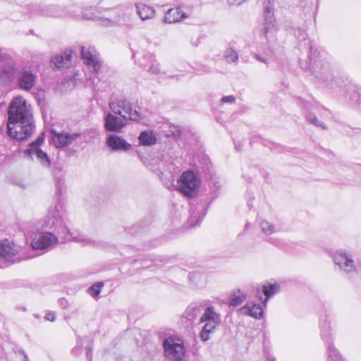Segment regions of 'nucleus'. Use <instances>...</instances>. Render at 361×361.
<instances>
[{"instance_id":"1","label":"nucleus","mask_w":361,"mask_h":361,"mask_svg":"<svg viewBox=\"0 0 361 361\" xmlns=\"http://www.w3.org/2000/svg\"><path fill=\"white\" fill-rule=\"evenodd\" d=\"M35 126L30 106L22 97H14L8 108L7 133L23 141L31 136Z\"/></svg>"},{"instance_id":"2","label":"nucleus","mask_w":361,"mask_h":361,"mask_svg":"<svg viewBox=\"0 0 361 361\" xmlns=\"http://www.w3.org/2000/svg\"><path fill=\"white\" fill-rule=\"evenodd\" d=\"M309 63H301V67L306 72L314 76L317 80L330 89L342 87L343 81L334 74V66L330 58L322 54L317 49L310 47L308 54Z\"/></svg>"},{"instance_id":"3","label":"nucleus","mask_w":361,"mask_h":361,"mask_svg":"<svg viewBox=\"0 0 361 361\" xmlns=\"http://www.w3.org/2000/svg\"><path fill=\"white\" fill-rule=\"evenodd\" d=\"M201 323H205V324L202 328L200 337L202 341H207L209 339V334L213 333L221 323L220 314L214 310L213 306H208L205 307L197 324Z\"/></svg>"},{"instance_id":"4","label":"nucleus","mask_w":361,"mask_h":361,"mask_svg":"<svg viewBox=\"0 0 361 361\" xmlns=\"http://www.w3.org/2000/svg\"><path fill=\"white\" fill-rule=\"evenodd\" d=\"M20 246L13 240L4 238L0 241V268L8 267L21 260L18 252Z\"/></svg>"},{"instance_id":"5","label":"nucleus","mask_w":361,"mask_h":361,"mask_svg":"<svg viewBox=\"0 0 361 361\" xmlns=\"http://www.w3.org/2000/svg\"><path fill=\"white\" fill-rule=\"evenodd\" d=\"M109 107L115 114L121 116L125 121L129 119L137 121L141 118L140 108L133 106L126 99H118L109 102Z\"/></svg>"},{"instance_id":"6","label":"nucleus","mask_w":361,"mask_h":361,"mask_svg":"<svg viewBox=\"0 0 361 361\" xmlns=\"http://www.w3.org/2000/svg\"><path fill=\"white\" fill-rule=\"evenodd\" d=\"M36 72L29 66L18 68L16 75V85L25 92H30L37 82Z\"/></svg>"},{"instance_id":"7","label":"nucleus","mask_w":361,"mask_h":361,"mask_svg":"<svg viewBox=\"0 0 361 361\" xmlns=\"http://www.w3.org/2000/svg\"><path fill=\"white\" fill-rule=\"evenodd\" d=\"M200 183V180L196 174L191 171L183 172L178 180V190L184 195L192 197Z\"/></svg>"},{"instance_id":"8","label":"nucleus","mask_w":361,"mask_h":361,"mask_svg":"<svg viewBox=\"0 0 361 361\" xmlns=\"http://www.w3.org/2000/svg\"><path fill=\"white\" fill-rule=\"evenodd\" d=\"M65 210L62 197L58 195L48 209L46 226H61L65 224Z\"/></svg>"},{"instance_id":"9","label":"nucleus","mask_w":361,"mask_h":361,"mask_svg":"<svg viewBox=\"0 0 361 361\" xmlns=\"http://www.w3.org/2000/svg\"><path fill=\"white\" fill-rule=\"evenodd\" d=\"M334 262L344 274L351 276L357 273V269L352 256L345 251H338L334 255Z\"/></svg>"},{"instance_id":"10","label":"nucleus","mask_w":361,"mask_h":361,"mask_svg":"<svg viewBox=\"0 0 361 361\" xmlns=\"http://www.w3.org/2000/svg\"><path fill=\"white\" fill-rule=\"evenodd\" d=\"M81 57L91 71L97 73L102 67V61L94 47H81Z\"/></svg>"},{"instance_id":"11","label":"nucleus","mask_w":361,"mask_h":361,"mask_svg":"<svg viewBox=\"0 0 361 361\" xmlns=\"http://www.w3.org/2000/svg\"><path fill=\"white\" fill-rule=\"evenodd\" d=\"M58 242L57 238L50 232L37 234L32 240L31 246L34 250H46Z\"/></svg>"},{"instance_id":"12","label":"nucleus","mask_w":361,"mask_h":361,"mask_svg":"<svg viewBox=\"0 0 361 361\" xmlns=\"http://www.w3.org/2000/svg\"><path fill=\"white\" fill-rule=\"evenodd\" d=\"M165 356L171 360L179 361L184 355L182 344L174 342L173 338H167L163 342Z\"/></svg>"},{"instance_id":"13","label":"nucleus","mask_w":361,"mask_h":361,"mask_svg":"<svg viewBox=\"0 0 361 361\" xmlns=\"http://www.w3.org/2000/svg\"><path fill=\"white\" fill-rule=\"evenodd\" d=\"M0 66V84L7 85L16 77L18 68L16 63L7 56Z\"/></svg>"},{"instance_id":"14","label":"nucleus","mask_w":361,"mask_h":361,"mask_svg":"<svg viewBox=\"0 0 361 361\" xmlns=\"http://www.w3.org/2000/svg\"><path fill=\"white\" fill-rule=\"evenodd\" d=\"M204 309L201 302L190 304L183 314V318L185 319L186 326H192L197 318L200 319Z\"/></svg>"},{"instance_id":"15","label":"nucleus","mask_w":361,"mask_h":361,"mask_svg":"<svg viewBox=\"0 0 361 361\" xmlns=\"http://www.w3.org/2000/svg\"><path fill=\"white\" fill-rule=\"evenodd\" d=\"M123 118H119L111 113H108L104 118V127L108 132L119 133L126 126Z\"/></svg>"},{"instance_id":"16","label":"nucleus","mask_w":361,"mask_h":361,"mask_svg":"<svg viewBox=\"0 0 361 361\" xmlns=\"http://www.w3.org/2000/svg\"><path fill=\"white\" fill-rule=\"evenodd\" d=\"M106 145L112 151L127 152L131 148L130 143L116 134L109 135L106 138Z\"/></svg>"},{"instance_id":"17","label":"nucleus","mask_w":361,"mask_h":361,"mask_svg":"<svg viewBox=\"0 0 361 361\" xmlns=\"http://www.w3.org/2000/svg\"><path fill=\"white\" fill-rule=\"evenodd\" d=\"M51 133L53 135V142L56 147H64L80 136V134L78 133L72 134L69 133H57L54 130Z\"/></svg>"},{"instance_id":"18","label":"nucleus","mask_w":361,"mask_h":361,"mask_svg":"<svg viewBox=\"0 0 361 361\" xmlns=\"http://www.w3.org/2000/svg\"><path fill=\"white\" fill-rule=\"evenodd\" d=\"M298 105L304 109L305 118L310 123L324 130L327 128L326 126L323 122H321L317 119V117L314 114L308 111L311 109V105L307 102H305L302 99H299Z\"/></svg>"},{"instance_id":"19","label":"nucleus","mask_w":361,"mask_h":361,"mask_svg":"<svg viewBox=\"0 0 361 361\" xmlns=\"http://www.w3.org/2000/svg\"><path fill=\"white\" fill-rule=\"evenodd\" d=\"M190 16V14L186 13L182 7L176 8H170L166 12L164 17V22L167 23H173L178 22L180 20L185 19Z\"/></svg>"},{"instance_id":"20","label":"nucleus","mask_w":361,"mask_h":361,"mask_svg":"<svg viewBox=\"0 0 361 361\" xmlns=\"http://www.w3.org/2000/svg\"><path fill=\"white\" fill-rule=\"evenodd\" d=\"M137 15L142 20L152 19L156 14L155 9L150 6L142 3L135 4Z\"/></svg>"},{"instance_id":"21","label":"nucleus","mask_w":361,"mask_h":361,"mask_svg":"<svg viewBox=\"0 0 361 361\" xmlns=\"http://www.w3.org/2000/svg\"><path fill=\"white\" fill-rule=\"evenodd\" d=\"M35 156L37 159L44 167L50 166L51 161L47 154L42 150L40 148L32 149L29 154H24L25 158L33 159V156Z\"/></svg>"},{"instance_id":"22","label":"nucleus","mask_w":361,"mask_h":361,"mask_svg":"<svg viewBox=\"0 0 361 361\" xmlns=\"http://www.w3.org/2000/svg\"><path fill=\"white\" fill-rule=\"evenodd\" d=\"M240 312L256 319H260L264 313L262 307L258 304H246L240 309Z\"/></svg>"},{"instance_id":"23","label":"nucleus","mask_w":361,"mask_h":361,"mask_svg":"<svg viewBox=\"0 0 361 361\" xmlns=\"http://www.w3.org/2000/svg\"><path fill=\"white\" fill-rule=\"evenodd\" d=\"M236 42L232 41L228 43V48L224 51V58L229 63H237L239 60L238 53L236 50Z\"/></svg>"},{"instance_id":"24","label":"nucleus","mask_w":361,"mask_h":361,"mask_svg":"<svg viewBox=\"0 0 361 361\" xmlns=\"http://www.w3.org/2000/svg\"><path fill=\"white\" fill-rule=\"evenodd\" d=\"M156 134L152 130L142 131L138 136L139 144L143 146H152L157 142Z\"/></svg>"},{"instance_id":"25","label":"nucleus","mask_w":361,"mask_h":361,"mask_svg":"<svg viewBox=\"0 0 361 361\" xmlns=\"http://www.w3.org/2000/svg\"><path fill=\"white\" fill-rule=\"evenodd\" d=\"M274 8L270 5H266L264 7V33L268 34L270 30L274 27Z\"/></svg>"},{"instance_id":"26","label":"nucleus","mask_w":361,"mask_h":361,"mask_svg":"<svg viewBox=\"0 0 361 361\" xmlns=\"http://www.w3.org/2000/svg\"><path fill=\"white\" fill-rule=\"evenodd\" d=\"M320 329L322 337L325 342L330 343L331 341V326L329 318L326 315L321 319Z\"/></svg>"},{"instance_id":"27","label":"nucleus","mask_w":361,"mask_h":361,"mask_svg":"<svg viewBox=\"0 0 361 361\" xmlns=\"http://www.w3.org/2000/svg\"><path fill=\"white\" fill-rule=\"evenodd\" d=\"M246 299V295L240 289L232 291L230 295L229 305L231 306H238L243 303Z\"/></svg>"},{"instance_id":"28","label":"nucleus","mask_w":361,"mask_h":361,"mask_svg":"<svg viewBox=\"0 0 361 361\" xmlns=\"http://www.w3.org/2000/svg\"><path fill=\"white\" fill-rule=\"evenodd\" d=\"M280 289L279 285L277 283L264 285L262 286V292L264 295L266 296L264 301L263 302L264 305L268 301V300L276 293Z\"/></svg>"},{"instance_id":"29","label":"nucleus","mask_w":361,"mask_h":361,"mask_svg":"<svg viewBox=\"0 0 361 361\" xmlns=\"http://www.w3.org/2000/svg\"><path fill=\"white\" fill-rule=\"evenodd\" d=\"M189 281L196 286H201L204 283V279L201 274L198 272H191L188 274Z\"/></svg>"},{"instance_id":"30","label":"nucleus","mask_w":361,"mask_h":361,"mask_svg":"<svg viewBox=\"0 0 361 361\" xmlns=\"http://www.w3.org/2000/svg\"><path fill=\"white\" fill-rule=\"evenodd\" d=\"M44 140V134L42 133L37 137V138L35 141L32 142L29 145L28 148L24 151V154L30 153V151L32 150V149L39 148L40 145L43 143Z\"/></svg>"},{"instance_id":"31","label":"nucleus","mask_w":361,"mask_h":361,"mask_svg":"<svg viewBox=\"0 0 361 361\" xmlns=\"http://www.w3.org/2000/svg\"><path fill=\"white\" fill-rule=\"evenodd\" d=\"M149 59V61L151 62V66L148 68V72H149L152 74L157 75L159 73V68L158 66V64H155V58L154 56L152 54H148L145 56Z\"/></svg>"},{"instance_id":"32","label":"nucleus","mask_w":361,"mask_h":361,"mask_svg":"<svg viewBox=\"0 0 361 361\" xmlns=\"http://www.w3.org/2000/svg\"><path fill=\"white\" fill-rule=\"evenodd\" d=\"M103 286L104 283L102 282H97L93 284L88 288L89 294H90L92 297L97 296L100 293L101 288Z\"/></svg>"},{"instance_id":"33","label":"nucleus","mask_w":361,"mask_h":361,"mask_svg":"<svg viewBox=\"0 0 361 361\" xmlns=\"http://www.w3.org/2000/svg\"><path fill=\"white\" fill-rule=\"evenodd\" d=\"M51 62L57 68H61L66 66L63 56L56 55L51 58Z\"/></svg>"},{"instance_id":"34","label":"nucleus","mask_w":361,"mask_h":361,"mask_svg":"<svg viewBox=\"0 0 361 361\" xmlns=\"http://www.w3.org/2000/svg\"><path fill=\"white\" fill-rule=\"evenodd\" d=\"M295 35L300 41L305 40L307 38L306 31L300 27H298L295 31Z\"/></svg>"},{"instance_id":"35","label":"nucleus","mask_w":361,"mask_h":361,"mask_svg":"<svg viewBox=\"0 0 361 361\" xmlns=\"http://www.w3.org/2000/svg\"><path fill=\"white\" fill-rule=\"evenodd\" d=\"M275 227H258L264 234L269 235L275 232Z\"/></svg>"},{"instance_id":"36","label":"nucleus","mask_w":361,"mask_h":361,"mask_svg":"<svg viewBox=\"0 0 361 361\" xmlns=\"http://www.w3.org/2000/svg\"><path fill=\"white\" fill-rule=\"evenodd\" d=\"M148 169L153 171V172H155L157 173V175L160 178H161L162 176H163V173L161 171H160L159 170H158V168L156 166L155 164H149L148 166H147Z\"/></svg>"},{"instance_id":"37","label":"nucleus","mask_w":361,"mask_h":361,"mask_svg":"<svg viewBox=\"0 0 361 361\" xmlns=\"http://www.w3.org/2000/svg\"><path fill=\"white\" fill-rule=\"evenodd\" d=\"M235 101V97L233 95L224 96L221 98V103H233Z\"/></svg>"},{"instance_id":"38","label":"nucleus","mask_w":361,"mask_h":361,"mask_svg":"<svg viewBox=\"0 0 361 361\" xmlns=\"http://www.w3.org/2000/svg\"><path fill=\"white\" fill-rule=\"evenodd\" d=\"M209 184H210L211 188H212L214 190H219L221 187V184L220 181L218 180H215V179L212 180L210 181Z\"/></svg>"},{"instance_id":"39","label":"nucleus","mask_w":361,"mask_h":361,"mask_svg":"<svg viewBox=\"0 0 361 361\" xmlns=\"http://www.w3.org/2000/svg\"><path fill=\"white\" fill-rule=\"evenodd\" d=\"M86 348V357L87 361H92V347L90 345H87L85 347Z\"/></svg>"},{"instance_id":"40","label":"nucleus","mask_w":361,"mask_h":361,"mask_svg":"<svg viewBox=\"0 0 361 361\" xmlns=\"http://www.w3.org/2000/svg\"><path fill=\"white\" fill-rule=\"evenodd\" d=\"M61 56H63L65 65L66 66L67 63L71 59V51H66Z\"/></svg>"},{"instance_id":"41","label":"nucleus","mask_w":361,"mask_h":361,"mask_svg":"<svg viewBox=\"0 0 361 361\" xmlns=\"http://www.w3.org/2000/svg\"><path fill=\"white\" fill-rule=\"evenodd\" d=\"M59 304L61 308L66 309L68 306V302L66 299L62 298L59 300Z\"/></svg>"},{"instance_id":"42","label":"nucleus","mask_w":361,"mask_h":361,"mask_svg":"<svg viewBox=\"0 0 361 361\" xmlns=\"http://www.w3.org/2000/svg\"><path fill=\"white\" fill-rule=\"evenodd\" d=\"M44 319L47 321L54 322L55 320V314L54 312H47L44 316Z\"/></svg>"},{"instance_id":"43","label":"nucleus","mask_w":361,"mask_h":361,"mask_svg":"<svg viewBox=\"0 0 361 361\" xmlns=\"http://www.w3.org/2000/svg\"><path fill=\"white\" fill-rule=\"evenodd\" d=\"M198 215V214H195V215L194 214H192L191 215V221L192 223L190 224V226H195V224H199L201 223V218L202 217H200L197 220H196V222H193V219H196L197 216Z\"/></svg>"},{"instance_id":"44","label":"nucleus","mask_w":361,"mask_h":361,"mask_svg":"<svg viewBox=\"0 0 361 361\" xmlns=\"http://www.w3.org/2000/svg\"><path fill=\"white\" fill-rule=\"evenodd\" d=\"M16 353H18L23 356L22 361H29L28 357L23 350L19 349L16 351Z\"/></svg>"},{"instance_id":"45","label":"nucleus","mask_w":361,"mask_h":361,"mask_svg":"<svg viewBox=\"0 0 361 361\" xmlns=\"http://www.w3.org/2000/svg\"><path fill=\"white\" fill-rule=\"evenodd\" d=\"M253 57H254L256 60H257V61H260V62H262V63H267V61H268L267 59V58H264V57H262V56H260L259 54H255L253 55Z\"/></svg>"},{"instance_id":"46","label":"nucleus","mask_w":361,"mask_h":361,"mask_svg":"<svg viewBox=\"0 0 361 361\" xmlns=\"http://www.w3.org/2000/svg\"><path fill=\"white\" fill-rule=\"evenodd\" d=\"M245 0H228V2L230 5L233 6H238L240 5Z\"/></svg>"},{"instance_id":"47","label":"nucleus","mask_w":361,"mask_h":361,"mask_svg":"<svg viewBox=\"0 0 361 361\" xmlns=\"http://www.w3.org/2000/svg\"><path fill=\"white\" fill-rule=\"evenodd\" d=\"M8 54L5 49H0V59L4 60L7 59Z\"/></svg>"},{"instance_id":"48","label":"nucleus","mask_w":361,"mask_h":361,"mask_svg":"<svg viewBox=\"0 0 361 361\" xmlns=\"http://www.w3.org/2000/svg\"><path fill=\"white\" fill-rule=\"evenodd\" d=\"M62 170H63L62 166L59 164V165L55 166L54 171L55 173H57L61 172Z\"/></svg>"},{"instance_id":"49","label":"nucleus","mask_w":361,"mask_h":361,"mask_svg":"<svg viewBox=\"0 0 361 361\" xmlns=\"http://www.w3.org/2000/svg\"><path fill=\"white\" fill-rule=\"evenodd\" d=\"M104 25H109L110 23H111V20H108V19H105L104 21Z\"/></svg>"},{"instance_id":"50","label":"nucleus","mask_w":361,"mask_h":361,"mask_svg":"<svg viewBox=\"0 0 361 361\" xmlns=\"http://www.w3.org/2000/svg\"><path fill=\"white\" fill-rule=\"evenodd\" d=\"M69 234H70V237L74 238L75 240H82V238H78L77 237L72 236V235L71 233H69Z\"/></svg>"},{"instance_id":"51","label":"nucleus","mask_w":361,"mask_h":361,"mask_svg":"<svg viewBox=\"0 0 361 361\" xmlns=\"http://www.w3.org/2000/svg\"><path fill=\"white\" fill-rule=\"evenodd\" d=\"M82 340L81 338L78 341V343L80 345V347L82 346Z\"/></svg>"},{"instance_id":"52","label":"nucleus","mask_w":361,"mask_h":361,"mask_svg":"<svg viewBox=\"0 0 361 361\" xmlns=\"http://www.w3.org/2000/svg\"><path fill=\"white\" fill-rule=\"evenodd\" d=\"M250 224H251L250 223H247V224H245V226H250Z\"/></svg>"},{"instance_id":"53","label":"nucleus","mask_w":361,"mask_h":361,"mask_svg":"<svg viewBox=\"0 0 361 361\" xmlns=\"http://www.w3.org/2000/svg\"><path fill=\"white\" fill-rule=\"evenodd\" d=\"M61 228H63V230H66L67 227H61Z\"/></svg>"}]
</instances>
